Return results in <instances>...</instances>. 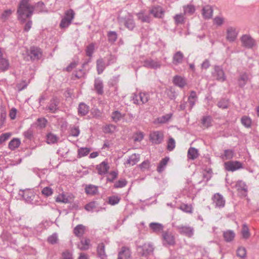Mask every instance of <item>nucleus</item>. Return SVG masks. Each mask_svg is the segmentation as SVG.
I'll list each match as a JSON object with an SVG mask.
<instances>
[{
  "mask_svg": "<svg viewBox=\"0 0 259 259\" xmlns=\"http://www.w3.org/2000/svg\"><path fill=\"white\" fill-rule=\"evenodd\" d=\"M29 2L30 0H21L17 10L18 19L22 23L25 22L26 19L30 18L34 11L37 13L47 12L42 2H39L33 6Z\"/></svg>",
  "mask_w": 259,
  "mask_h": 259,
  "instance_id": "obj_1",
  "label": "nucleus"
},
{
  "mask_svg": "<svg viewBox=\"0 0 259 259\" xmlns=\"http://www.w3.org/2000/svg\"><path fill=\"white\" fill-rule=\"evenodd\" d=\"M20 192L22 193H20V194L22 196L27 202L32 204H39L36 200V198H38V196L35 195L33 190L27 189L20 191Z\"/></svg>",
  "mask_w": 259,
  "mask_h": 259,
  "instance_id": "obj_2",
  "label": "nucleus"
},
{
  "mask_svg": "<svg viewBox=\"0 0 259 259\" xmlns=\"http://www.w3.org/2000/svg\"><path fill=\"white\" fill-rule=\"evenodd\" d=\"M74 15L75 13L72 10L70 9L67 11L65 13L64 17L61 21L60 24V27L64 28L68 27L73 19Z\"/></svg>",
  "mask_w": 259,
  "mask_h": 259,
  "instance_id": "obj_3",
  "label": "nucleus"
},
{
  "mask_svg": "<svg viewBox=\"0 0 259 259\" xmlns=\"http://www.w3.org/2000/svg\"><path fill=\"white\" fill-rule=\"evenodd\" d=\"M138 253L142 256L148 257L153 254L154 251L153 246L150 243H145L142 246L138 247Z\"/></svg>",
  "mask_w": 259,
  "mask_h": 259,
  "instance_id": "obj_4",
  "label": "nucleus"
},
{
  "mask_svg": "<svg viewBox=\"0 0 259 259\" xmlns=\"http://www.w3.org/2000/svg\"><path fill=\"white\" fill-rule=\"evenodd\" d=\"M162 62L157 59L154 60L151 58L145 59L143 61V66L150 69H158L161 68Z\"/></svg>",
  "mask_w": 259,
  "mask_h": 259,
  "instance_id": "obj_5",
  "label": "nucleus"
},
{
  "mask_svg": "<svg viewBox=\"0 0 259 259\" xmlns=\"http://www.w3.org/2000/svg\"><path fill=\"white\" fill-rule=\"evenodd\" d=\"M177 230L182 235L188 237H192L194 233V229L189 226L179 225L176 227Z\"/></svg>",
  "mask_w": 259,
  "mask_h": 259,
  "instance_id": "obj_6",
  "label": "nucleus"
},
{
  "mask_svg": "<svg viewBox=\"0 0 259 259\" xmlns=\"http://www.w3.org/2000/svg\"><path fill=\"white\" fill-rule=\"evenodd\" d=\"M240 40L242 46L248 49H250L254 47L256 45L255 40L248 34L243 35Z\"/></svg>",
  "mask_w": 259,
  "mask_h": 259,
  "instance_id": "obj_7",
  "label": "nucleus"
},
{
  "mask_svg": "<svg viewBox=\"0 0 259 259\" xmlns=\"http://www.w3.org/2000/svg\"><path fill=\"white\" fill-rule=\"evenodd\" d=\"M29 55L32 61H38L42 58V52L39 48L31 47Z\"/></svg>",
  "mask_w": 259,
  "mask_h": 259,
  "instance_id": "obj_8",
  "label": "nucleus"
},
{
  "mask_svg": "<svg viewBox=\"0 0 259 259\" xmlns=\"http://www.w3.org/2000/svg\"><path fill=\"white\" fill-rule=\"evenodd\" d=\"M133 99L135 104H143L148 101L149 95L145 93H140L139 94L134 95Z\"/></svg>",
  "mask_w": 259,
  "mask_h": 259,
  "instance_id": "obj_9",
  "label": "nucleus"
},
{
  "mask_svg": "<svg viewBox=\"0 0 259 259\" xmlns=\"http://www.w3.org/2000/svg\"><path fill=\"white\" fill-rule=\"evenodd\" d=\"M225 169L228 171H234L242 167V164L238 161H230L225 163Z\"/></svg>",
  "mask_w": 259,
  "mask_h": 259,
  "instance_id": "obj_10",
  "label": "nucleus"
},
{
  "mask_svg": "<svg viewBox=\"0 0 259 259\" xmlns=\"http://www.w3.org/2000/svg\"><path fill=\"white\" fill-rule=\"evenodd\" d=\"M213 204L215 207L222 208L225 204V200L224 197L220 193L214 194L212 198Z\"/></svg>",
  "mask_w": 259,
  "mask_h": 259,
  "instance_id": "obj_11",
  "label": "nucleus"
},
{
  "mask_svg": "<svg viewBox=\"0 0 259 259\" xmlns=\"http://www.w3.org/2000/svg\"><path fill=\"white\" fill-rule=\"evenodd\" d=\"M163 138V134L159 131H155L150 134V139L151 142L155 144L162 142Z\"/></svg>",
  "mask_w": 259,
  "mask_h": 259,
  "instance_id": "obj_12",
  "label": "nucleus"
},
{
  "mask_svg": "<svg viewBox=\"0 0 259 259\" xmlns=\"http://www.w3.org/2000/svg\"><path fill=\"white\" fill-rule=\"evenodd\" d=\"M162 238L164 245H173L175 243L174 237L170 233L163 232L162 234Z\"/></svg>",
  "mask_w": 259,
  "mask_h": 259,
  "instance_id": "obj_13",
  "label": "nucleus"
},
{
  "mask_svg": "<svg viewBox=\"0 0 259 259\" xmlns=\"http://www.w3.org/2000/svg\"><path fill=\"white\" fill-rule=\"evenodd\" d=\"M213 76L215 77L216 79L221 82L224 81L226 77L225 75V73L222 68L220 66H215L214 68V72L213 73Z\"/></svg>",
  "mask_w": 259,
  "mask_h": 259,
  "instance_id": "obj_14",
  "label": "nucleus"
},
{
  "mask_svg": "<svg viewBox=\"0 0 259 259\" xmlns=\"http://www.w3.org/2000/svg\"><path fill=\"white\" fill-rule=\"evenodd\" d=\"M120 22L123 23L124 26L129 30H133L135 27V23L133 18L131 16H128L120 20Z\"/></svg>",
  "mask_w": 259,
  "mask_h": 259,
  "instance_id": "obj_15",
  "label": "nucleus"
},
{
  "mask_svg": "<svg viewBox=\"0 0 259 259\" xmlns=\"http://www.w3.org/2000/svg\"><path fill=\"white\" fill-rule=\"evenodd\" d=\"M226 33V39L227 40L230 42H233L235 40L238 35V32L235 28L233 27H228Z\"/></svg>",
  "mask_w": 259,
  "mask_h": 259,
  "instance_id": "obj_16",
  "label": "nucleus"
},
{
  "mask_svg": "<svg viewBox=\"0 0 259 259\" xmlns=\"http://www.w3.org/2000/svg\"><path fill=\"white\" fill-rule=\"evenodd\" d=\"M109 166L107 162L103 161L100 164L96 166V169L99 175H103L106 174L109 169Z\"/></svg>",
  "mask_w": 259,
  "mask_h": 259,
  "instance_id": "obj_17",
  "label": "nucleus"
},
{
  "mask_svg": "<svg viewBox=\"0 0 259 259\" xmlns=\"http://www.w3.org/2000/svg\"><path fill=\"white\" fill-rule=\"evenodd\" d=\"M84 208L88 211H96L99 212L100 211H102L103 210H105V208L102 207H98V204L95 202L92 201L91 202L87 204H86L84 206Z\"/></svg>",
  "mask_w": 259,
  "mask_h": 259,
  "instance_id": "obj_18",
  "label": "nucleus"
},
{
  "mask_svg": "<svg viewBox=\"0 0 259 259\" xmlns=\"http://www.w3.org/2000/svg\"><path fill=\"white\" fill-rule=\"evenodd\" d=\"M117 259H131V252L128 248L122 247L118 252Z\"/></svg>",
  "mask_w": 259,
  "mask_h": 259,
  "instance_id": "obj_19",
  "label": "nucleus"
},
{
  "mask_svg": "<svg viewBox=\"0 0 259 259\" xmlns=\"http://www.w3.org/2000/svg\"><path fill=\"white\" fill-rule=\"evenodd\" d=\"M164 11L160 6L154 7L150 10V14H152L154 17L160 18L164 15Z\"/></svg>",
  "mask_w": 259,
  "mask_h": 259,
  "instance_id": "obj_20",
  "label": "nucleus"
},
{
  "mask_svg": "<svg viewBox=\"0 0 259 259\" xmlns=\"http://www.w3.org/2000/svg\"><path fill=\"white\" fill-rule=\"evenodd\" d=\"M94 88L98 95H102L104 93L103 81L100 78L95 79Z\"/></svg>",
  "mask_w": 259,
  "mask_h": 259,
  "instance_id": "obj_21",
  "label": "nucleus"
},
{
  "mask_svg": "<svg viewBox=\"0 0 259 259\" xmlns=\"http://www.w3.org/2000/svg\"><path fill=\"white\" fill-rule=\"evenodd\" d=\"M213 10L210 6H204L202 10V14L205 19H209L212 16Z\"/></svg>",
  "mask_w": 259,
  "mask_h": 259,
  "instance_id": "obj_22",
  "label": "nucleus"
},
{
  "mask_svg": "<svg viewBox=\"0 0 259 259\" xmlns=\"http://www.w3.org/2000/svg\"><path fill=\"white\" fill-rule=\"evenodd\" d=\"M235 187L239 192L242 193V195H246L247 187L244 182L242 181H237L236 183Z\"/></svg>",
  "mask_w": 259,
  "mask_h": 259,
  "instance_id": "obj_23",
  "label": "nucleus"
},
{
  "mask_svg": "<svg viewBox=\"0 0 259 259\" xmlns=\"http://www.w3.org/2000/svg\"><path fill=\"white\" fill-rule=\"evenodd\" d=\"M184 59V55L181 51H178L174 54L172 63L175 65L181 64Z\"/></svg>",
  "mask_w": 259,
  "mask_h": 259,
  "instance_id": "obj_24",
  "label": "nucleus"
},
{
  "mask_svg": "<svg viewBox=\"0 0 259 259\" xmlns=\"http://www.w3.org/2000/svg\"><path fill=\"white\" fill-rule=\"evenodd\" d=\"M140 160V155L138 154H133L131 155L127 159L125 164L130 166H133L136 164Z\"/></svg>",
  "mask_w": 259,
  "mask_h": 259,
  "instance_id": "obj_25",
  "label": "nucleus"
},
{
  "mask_svg": "<svg viewBox=\"0 0 259 259\" xmlns=\"http://www.w3.org/2000/svg\"><path fill=\"white\" fill-rule=\"evenodd\" d=\"M96 64L97 70L99 74H101L105 69L106 67L108 66L103 58L98 59L97 60Z\"/></svg>",
  "mask_w": 259,
  "mask_h": 259,
  "instance_id": "obj_26",
  "label": "nucleus"
},
{
  "mask_svg": "<svg viewBox=\"0 0 259 259\" xmlns=\"http://www.w3.org/2000/svg\"><path fill=\"white\" fill-rule=\"evenodd\" d=\"M90 240L87 238H82L77 244V247L81 250H85L89 248Z\"/></svg>",
  "mask_w": 259,
  "mask_h": 259,
  "instance_id": "obj_27",
  "label": "nucleus"
},
{
  "mask_svg": "<svg viewBox=\"0 0 259 259\" xmlns=\"http://www.w3.org/2000/svg\"><path fill=\"white\" fill-rule=\"evenodd\" d=\"M235 153L233 150L227 149L225 150L224 153L221 154V158L223 160L231 159L233 158Z\"/></svg>",
  "mask_w": 259,
  "mask_h": 259,
  "instance_id": "obj_28",
  "label": "nucleus"
},
{
  "mask_svg": "<svg viewBox=\"0 0 259 259\" xmlns=\"http://www.w3.org/2000/svg\"><path fill=\"white\" fill-rule=\"evenodd\" d=\"M149 228L152 232L156 233H159L163 230V226L162 224L158 223H151L149 224Z\"/></svg>",
  "mask_w": 259,
  "mask_h": 259,
  "instance_id": "obj_29",
  "label": "nucleus"
},
{
  "mask_svg": "<svg viewBox=\"0 0 259 259\" xmlns=\"http://www.w3.org/2000/svg\"><path fill=\"white\" fill-rule=\"evenodd\" d=\"M89 107L83 103H80L78 105V113L80 116H84L88 113Z\"/></svg>",
  "mask_w": 259,
  "mask_h": 259,
  "instance_id": "obj_30",
  "label": "nucleus"
},
{
  "mask_svg": "<svg viewBox=\"0 0 259 259\" xmlns=\"http://www.w3.org/2000/svg\"><path fill=\"white\" fill-rule=\"evenodd\" d=\"M173 81L176 85L181 88L184 87L186 84L185 79L182 76L178 75L175 76L174 77Z\"/></svg>",
  "mask_w": 259,
  "mask_h": 259,
  "instance_id": "obj_31",
  "label": "nucleus"
},
{
  "mask_svg": "<svg viewBox=\"0 0 259 259\" xmlns=\"http://www.w3.org/2000/svg\"><path fill=\"white\" fill-rule=\"evenodd\" d=\"M197 100V96L196 95V93L195 91H191L190 93V96L188 97V102L190 105V110H191L192 108L194 106Z\"/></svg>",
  "mask_w": 259,
  "mask_h": 259,
  "instance_id": "obj_32",
  "label": "nucleus"
},
{
  "mask_svg": "<svg viewBox=\"0 0 259 259\" xmlns=\"http://www.w3.org/2000/svg\"><path fill=\"white\" fill-rule=\"evenodd\" d=\"M59 102L56 99H53L51 100L50 103L47 106V109L52 113H55L58 109Z\"/></svg>",
  "mask_w": 259,
  "mask_h": 259,
  "instance_id": "obj_33",
  "label": "nucleus"
},
{
  "mask_svg": "<svg viewBox=\"0 0 259 259\" xmlns=\"http://www.w3.org/2000/svg\"><path fill=\"white\" fill-rule=\"evenodd\" d=\"M249 80V76L246 73H243L240 74V77L238 80V85L239 87L243 88L247 83Z\"/></svg>",
  "mask_w": 259,
  "mask_h": 259,
  "instance_id": "obj_34",
  "label": "nucleus"
},
{
  "mask_svg": "<svg viewBox=\"0 0 259 259\" xmlns=\"http://www.w3.org/2000/svg\"><path fill=\"white\" fill-rule=\"evenodd\" d=\"M85 227L81 224L77 225L73 230V233L75 236L81 237L84 233Z\"/></svg>",
  "mask_w": 259,
  "mask_h": 259,
  "instance_id": "obj_35",
  "label": "nucleus"
},
{
  "mask_svg": "<svg viewBox=\"0 0 259 259\" xmlns=\"http://www.w3.org/2000/svg\"><path fill=\"white\" fill-rule=\"evenodd\" d=\"M72 198L70 196H67L64 194L59 195L56 198V201L64 203H69L71 202Z\"/></svg>",
  "mask_w": 259,
  "mask_h": 259,
  "instance_id": "obj_36",
  "label": "nucleus"
},
{
  "mask_svg": "<svg viewBox=\"0 0 259 259\" xmlns=\"http://www.w3.org/2000/svg\"><path fill=\"white\" fill-rule=\"evenodd\" d=\"M85 192L88 195H95L98 192V187L93 185H89L86 186Z\"/></svg>",
  "mask_w": 259,
  "mask_h": 259,
  "instance_id": "obj_37",
  "label": "nucleus"
},
{
  "mask_svg": "<svg viewBox=\"0 0 259 259\" xmlns=\"http://www.w3.org/2000/svg\"><path fill=\"white\" fill-rule=\"evenodd\" d=\"M199 155L198 150L193 147H190L188 151V158L189 159L194 160Z\"/></svg>",
  "mask_w": 259,
  "mask_h": 259,
  "instance_id": "obj_38",
  "label": "nucleus"
},
{
  "mask_svg": "<svg viewBox=\"0 0 259 259\" xmlns=\"http://www.w3.org/2000/svg\"><path fill=\"white\" fill-rule=\"evenodd\" d=\"M97 253L101 259H105L106 255L105 251V245L103 243H100L97 247Z\"/></svg>",
  "mask_w": 259,
  "mask_h": 259,
  "instance_id": "obj_39",
  "label": "nucleus"
},
{
  "mask_svg": "<svg viewBox=\"0 0 259 259\" xmlns=\"http://www.w3.org/2000/svg\"><path fill=\"white\" fill-rule=\"evenodd\" d=\"M235 236V233L232 230H227L223 233V237L227 242L232 241Z\"/></svg>",
  "mask_w": 259,
  "mask_h": 259,
  "instance_id": "obj_40",
  "label": "nucleus"
},
{
  "mask_svg": "<svg viewBox=\"0 0 259 259\" xmlns=\"http://www.w3.org/2000/svg\"><path fill=\"white\" fill-rule=\"evenodd\" d=\"M124 115V113H121L118 111H115L111 114V118L114 122H117L121 120Z\"/></svg>",
  "mask_w": 259,
  "mask_h": 259,
  "instance_id": "obj_41",
  "label": "nucleus"
},
{
  "mask_svg": "<svg viewBox=\"0 0 259 259\" xmlns=\"http://www.w3.org/2000/svg\"><path fill=\"white\" fill-rule=\"evenodd\" d=\"M168 160L169 158L165 157L160 161L157 168V170L159 172H161L164 170Z\"/></svg>",
  "mask_w": 259,
  "mask_h": 259,
  "instance_id": "obj_42",
  "label": "nucleus"
},
{
  "mask_svg": "<svg viewBox=\"0 0 259 259\" xmlns=\"http://www.w3.org/2000/svg\"><path fill=\"white\" fill-rule=\"evenodd\" d=\"M10 64L9 60L6 58H4L0 59V69L5 71L8 70L9 68Z\"/></svg>",
  "mask_w": 259,
  "mask_h": 259,
  "instance_id": "obj_43",
  "label": "nucleus"
},
{
  "mask_svg": "<svg viewBox=\"0 0 259 259\" xmlns=\"http://www.w3.org/2000/svg\"><path fill=\"white\" fill-rule=\"evenodd\" d=\"M184 14L185 15H191L195 11V7L192 5H188L183 7Z\"/></svg>",
  "mask_w": 259,
  "mask_h": 259,
  "instance_id": "obj_44",
  "label": "nucleus"
},
{
  "mask_svg": "<svg viewBox=\"0 0 259 259\" xmlns=\"http://www.w3.org/2000/svg\"><path fill=\"white\" fill-rule=\"evenodd\" d=\"M20 143L21 142L19 139L14 138L9 142V148L11 150H14L20 146Z\"/></svg>",
  "mask_w": 259,
  "mask_h": 259,
  "instance_id": "obj_45",
  "label": "nucleus"
},
{
  "mask_svg": "<svg viewBox=\"0 0 259 259\" xmlns=\"http://www.w3.org/2000/svg\"><path fill=\"white\" fill-rule=\"evenodd\" d=\"M59 138L58 137L52 133H49L47 136V142L49 144H53L56 143Z\"/></svg>",
  "mask_w": 259,
  "mask_h": 259,
  "instance_id": "obj_46",
  "label": "nucleus"
},
{
  "mask_svg": "<svg viewBox=\"0 0 259 259\" xmlns=\"http://www.w3.org/2000/svg\"><path fill=\"white\" fill-rule=\"evenodd\" d=\"M241 123L246 127L249 128L251 127L252 120L251 119L247 116H243L241 118Z\"/></svg>",
  "mask_w": 259,
  "mask_h": 259,
  "instance_id": "obj_47",
  "label": "nucleus"
},
{
  "mask_svg": "<svg viewBox=\"0 0 259 259\" xmlns=\"http://www.w3.org/2000/svg\"><path fill=\"white\" fill-rule=\"evenodd\" d=\"M91 151V149L87 147H82L78 149V157L79 158L87 156L89 154L90 152Z\"/></svg>",
  "mask_w": 259,
  "mask_h": 259,
  "instance_id": "obj_48",
  "label": "nucleus"
},
{
  "mask_svg": "<svg viewBox=\"0 0 259 259\" xmlns=\"http://www.w3.org/2000/svg\"><path fill=\"white\" fill-rule=\"evenodd\" d=\"M80 134V130L79 126H73L70 127L69 136L77 137Z\"/></svg>",
  "mask_w": 259,
  "mask_h": 259,
  "instance_id": "obj_49",
  "label": "nucleus"
},
{
  "mask_svg": "<svg viewBox=\"0 0 259 259\" xmlns=\"http://www.w3.org/2000/svg\"><path fill=\"white\" fill-rule=\"evenodd\" d=\"M120 199V197L117 195L111 196L108 197V203L111 205H114L118 204Z\"/></svg>",
  "mask_w": 259,
  "mask_h": 259,
  "instance_id": "obj_50",
  "label": "nucleus"
},
{
  "mask_svg": "<svg viewBox=\"0 0 259 259\" xmlns=\"http://www.w3.org/2000/svg\"><path fill=\"white\" fill-rule=\"evenodd\" d=\"M237 256L241 258L244 259L246 256V250L245 247L240 246L238 248L237 251Z\"/></svg>",
  "mask_w": 259,
  "mask_h": 259,
  "instance_id": "obj_51",
  "label": "nucleus"
},
{
  "mask_svg": "<svg viewBox=\"0 0 259 259\" xmlns=\"http://www.w3.org/2000/svg\"><path fill=\"white\" fill-rule=\"evenodd\" d=\"M107 36L108 41L111 43H113L117 40V35L115 31H109L108 32Z\"/></svg>",
  "mask_w": 259,
  "mask_h": 259,
  "instance_id": "obj_52",
  "label": "nucleus"
},
{
  "mask_svg": "<svg viewBox=\"0 0 259 259\" xmlns=\"http://www.w3.org/2000/svg\"><path fill=\"white\" fill-rule=\"evenodd\" d=\"M116 126L113 124H108L103 128V132L106 133H112L116 131Z\"/></svg>",
  "mask_w": 259,
  "mask_h": 259,
  "instance_id": "obj_53",
  "label": "nucleus"
},
{
  "mask_svg": "<svg viewBox=\"0 0 259 259\" xmlns=\"http://www.w3.org/2000/svg\"><path fill=\"white\" fill-rule=\"evenodd\" d=\"M211 117L210 116H204L202 119V125L206 127L211 125Z\"/></svg>",
  "mask_w": 259,
  "mask_h": 259,
  "instance_id": "obj_54",
  "label": "nucleus"
},
{
  "mask_svg": "<svg viewBox=\"0 0 259 259\" xmlns=\"http://www.w3.org/2000/svg\"><path fill=\"white\" fill-rule=\"evenodd\" d=\"M138 18L143 22H149L150 17L147 15H144L143 13L140 12L137 14Z\"/></svg>",
  "mask_w": 259,
  "mask_h": 259,
  "instance_id": "obj_55",
  "label": "nucleus"
},
{
  "mask_svg": "<svg viewBox=\"0 0 259 259\" xmlns=\"http://www.w3.org/2000/svg\"><path fill=\"white\" fill-rule=\"evenodd\" d=\"M95 51V45L91 44L87 47L86 54L89 57H92Z\"/></svg>",
  "mask_w": 259,
  "mask_h": 259,
  "instance_id": "obj_56",
  "label": "nucleus"
},
{
  "mask_svg": "<svg viewBox=\"0 0 259 259\" xmlns=\"http://www.w3.org/2000/svg\"><path fill=\"white\" fill-rule=\"evenodd\" d=\"M242 235L243 238L247 239L250 236L249 229L246 224H243L242 229Z\"/></svg>",
  "mask_w": 259,
  "mask_h": 259,
  "instance_id": "obj_57",
  "label": "nucleus"
},
{
  "mask_svg": "<svg viewBox=\"0 0 259 259\" xmlns=\"http://www.w3.org/2000/svg\"><path fill=\"white\" fill-rule=\"evenodd\" d=\"M41 193L46 197L51 196L53 193V190L50 187H46L41 190Z\"/></svg>",
  "mask_w": 259,
  "mask_h": 259,
  "instance_id": "obj_58",
  "label": "nucleus"
},
{
  "mask_svg": "<svg viewBox=\"0 0 259 259\" xmlns=\"http://www.w3.org/2000/svg\"><path fill=\"white\" fill-rule=\"evenodd\" d=\"M48 241L49 243L54 244L57 243L58 238L57 233H54L48 238Z\"/></svg>",
  "mask_w": 259,
  "mask_h": 259,
  "instance_id": "obj_59",
  "label": "nucleus"
},
{
  "mask_svg": "<svg viewBox=\"0 0 259 259\" xmlns=\"http://www.w3.org/2000/svg\"><path fill=\"white\" fill-rule=\"evenodd\" d=\"M176 146V142L172 138H170L167 142V149L168 151H172Z\"/></svg>",
  "mask_w": 259,
  "mask_h": 259,
  "instance_id": "obj_60",
  "label": "nucleus"
},
{
  "mask_svg": "<svg viewBox=\"0 0 259 259\" xmlns=\"http://www.w3.org/2000/svg\"><path fill=\"white\" fill-rule=\"evenodd\" d=\"M174 20L177 24L184 23V17L182 14H177L174 16Z\"/></svg>",
  "mask_w": 259,
  "mask_h": 259,
  "instance_id": "obj_61",
  "label": "nucleus"
},
{
  "mask_svg": "<svg viewBox=\"0 0 259 259\" xmlns=\"http://www.w3.org/2000/svg\"><path fill=\"white\" fill-rule=\"evenodd\" d=\"M180 209L187 213L192 212V207L191 205L183 204L180 206Z\"/></svg>",
  "mask_w": 259,
  "mask_h": 259,
  "instance_id": "obj_62",
  "label": "nucleus"
},
{
  "mask_svg": "<svg viewBox=\"0 0 259 259\" xmlns=\"http://www.w3.org/2000/svg\"><path fill=\"white\" fill-rule=\"evenodd\" d=\"M127 184V181L125 179L118 180L114 185L115 188H122L125 187Z\"/></svg>",
  "mask_w": 259,
  "mask_h": 259,
  "instance_id": "obj_63",
  "label": "nucleus"
},
{
  "mask_svg": "<svg viewBox=\"0 0 259 259\" xmlns=\"http://www.w3.org/2000/svg\"><path fill=\"white\" fill-rule=\"evenodd\" d=\"M62 259H73L72 253L68 250L63 251L62 254Z\"/></svg>",
  "mask_w": 259,
  "mask_h": 259,
  "instance_id": "obj_64",
  "label": "nucleus"
}]
</instances>
